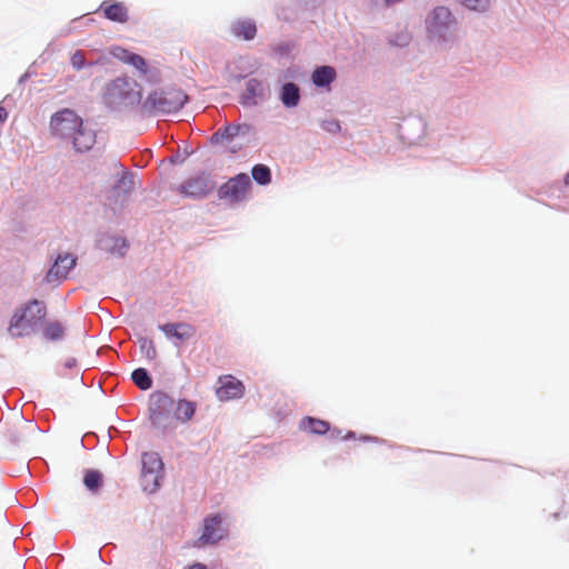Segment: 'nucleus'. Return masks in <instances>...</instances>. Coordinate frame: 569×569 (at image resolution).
Segmentation results:
<instances>
[{
  "label": "nucleus",
  "mask_w": 569,
  "mask_h": 569,
  "mask_svg": "<svg viewBox=\"0 0 569 569\" xmlns=\"http://www.w3.org/2000/svg\"><path fill=\"white\" fill-rule=\"evenodd\" d=\"M104 104L114 111L132 109L142 103V88L129 77H118L104 86Z\"/></svg>",
  "instance_id": "nucleus-1"
},
{
  "label": "nucleus",
  "mask_w": 569,
  "mask_h": 569,
  "mask_svg": "<svg viewBox=\"0 0 569 569\" xmlns=\"http://www.w3.org/2000/svg\"><path fill=\"white\" fill-rule=\"evenodd\" d=\"M254 139V130L248 123H226L211 137L210 143L223 148L226 152L237 153Z\"/></svg>",
  "instance_id": "nucleus-2"
},
{
  "label": "nucleus",
  "mask_w": 569,
  "mask_h": 569,
  "mask_svg": "<svg viewBox=\"0 0 569 569\" xmlns=\"http://www.w3.org/2000/svg\"><path fill=\"white\" fill-rule=\"evenodd\" d=\"M188 96L179 88L158 89L148 94L141 103V111L147 114L171 113L179 111Z\"/></svg>",
  "instance_id": "nucleus-3"
},
{
  "label": "nucleus",
  "mask_w": 569,
  "mask_h": 569,
  "mask_svg": "<svg viewBox=\"0 0 569 569\" xmlns=\"http://www.w3.org/2000/svg\"><path fill=\"white\" fill-rule=\"evenodd\" d=\"M46 315L47 308L43 302L37 299L30 300L13 313L9 325L10 335L12 337L29 336Z\"/></svg>",
  "instance_id": "nucleus-4"
},
{
  "label": "nucleus",
  "mask_w": 569,
  "mask_h": 569,
  "mask_svg": "<svg viewBox=\"0 0 569 569\" xmlns=\"http://www.w3.org/2000/svg\"><path fill=\"white\" fill-rule=\"evenodd\" d=\"M427 32L431 39L446 40L457 27V19L449 8H435L426 20Z\"/></svg>",
  "instance_id": "nucleus-5"
},
{
  "label": "nucleus",
  "mask_w": 569,
  "mask_h": 569,
  "mask_svg": "<svg viewBox=\"0 0 569 569\" xmlns=\"http://www.w3.org/2000/svg\"><path fill=\"white\" fill-rule=\"evenodd\" d=\"M81 126L82 119L70 109L58 111L50 121L53 134L61 139H71Z\"/></svg>",
  "instance_id": "nucleus-6"
},
{
  "label": "nucleus",
  "mask_w": 569,
  "mask_h": 569,
  "mask_svg": "<svg viewBox=\"0 0 569 569\" xmlns=\"http://www.w3.org/2000/svg\"><path fill=\"white\" fill-rule=\"evenodd\" d=\"M250 187L251 180L249 176L247 173H239L219 188L218 198L229 203L240 202L244 200Z\"/></svg>",
  "instance_id": "nucleus-7"
},
{
  "label": "nucleus",
  "mask_w": 569,
  "mask_h": 569,
  "mask_svg": "<svg viewBox=\"0 0 569 569\" xmlns=\"http://www.w3.org/2000/svg\"><path fill=\"white\" fill-rule=\"evenodd\" d=\"M113 56L123 63L132 66L141 76L148 77L149 80L158 81L160 78L159 70L150 68L143 57L133 53L129 50L117 48L113 50Z\"/></svg>",
  "instance_id": "nucleus-8"
},
{
  "label": "nucleus",
  "mask_w": 569,
  "mask_h": 569,
  "mask_svg": "<svg viewBox=\"0 0 569 569\" xmlns=\"http://www.w3.org/2000/svg\"><path fill=\"white\" fill-rule=\"evenodd\" d=\"M77 258L70 253L59 254L46 274L48 282H60L67 279L76 267Z\"/></svg>",
  "instance_id": "nucleus-9"
},
{
  "label": "nucleus",
  "mask_w": 569,
  "mask_h": 569,
  "mask_svg": "<svg viewBox=\"0 0 569 569\" xmlns=\"http://www.w3.org/2000/svg\"><path fill=\"white\" fill-rule=\"evenodd\" d=\"M159 330L170 339L178 342H187L194 338L197 329L188 322H167L159 326Z\"/></svg>",
  "instance_id": "nucleus-10"
},
{
  "label": "nucleus",
  "mask_w": 569,
  "mask_h": 569,
  "mask_svg": "<svg viewBox=\"0 0 569 569\" xmlns=\"http://www.w3.org/2000/svg\"><path fill=\"white\" fill-rule=\"evenodd\" d=\"M174 405L173 399L163 391H154L149 398L150 418L153 423H159Z\"/></svg>",
  "instance_id": "nucleus-11"
},
{
  "label": "nucleus",
  "mask_w": 569,
  "mask_h": 569,
  "mask_svg": "<svg viewBox=\"0 0 569 569\" xmlns=\"http://www.w3.org/2000/svg\"><path fill=\"white\" fill-rule=\"evenodd\" d=\"M222 519L220 516L207 517L203 521V532L198 539L197 546L203 547L213 545L221 540L224 536V530L221 526Z\"/></svg>",
  "instance_id": "nucleus-12"
},
{
  "label": "nucleus",
  "mask_w": 569,
  "mask_h": 569,
  "mask_svg": "<svg viewBox=\"0 0 569 569\" xmlns=\"http://www.w3.org/2000/svg\"><path fill=\"white\" fill-rule=\"evenodd\" d=\"M219 387L216 390L217 398L220 401L241 398L244 393L243 383L231 375L219 378Z\"/></svg>",
  "instance_id": "nucleus-13"
},
{
  "label": "nucleus",
  "mask_w": 569,
  "mask_h": 569,
  "mask_svg": "<svg viewBox=\"0 0 569 569\" xmlns=\"http://www.w3.org/2000/svg\"><path fill=\"white\" fill-rule=\"evenodd\" d=\"M213 189V184L207 174H200L186 180L179 190L184 196L201 198Z\"/></svg>",
  "instance_id": "nucleus-14"
},
{
  "label": "nucleus",
  "mask_w": 569,
  "mask_h": 569,
  "mask_svg": "<svg viewBox=\"0 0 569 569\" xmlns=\"http://www.w3.org/2000/svg\"><path fill=\"white\" fill-rule=\"evenodd\" d=\"M100 11L106 19L113 22L126 23L129 20V10L123 2L103 1L100 4Z\"/></svg>",
  "instance_id": "nucleus-15"
},
{
  "label": "nucleus",
  "mask_w": 569,
  "mask_h": 569,
  "mask_svg": "<svg viewBox=\"0 0 569 569\" xmlns=\"http://www.w3.org/2000/svg\"><path fill=\"white\" fill-rule=\"evenodd\" d=\"M71 140L77 151L84 152L90 150L96 143V133L90 129H86L82 124L77 129Z\"/></svg>",
  "instance_id": "nucleus-16"
},
{
  "label": "nucleus",
  "mask_w": 569,
  "mask_h": 569,
  "mask_svg": "<svg viewBox=\"0 0 569 569\" xmlns=\"http://www.w3.org/2000/svg\"><path fill=\"white\" fill-rule=\"evenodd\" d=\"M232 33L244 40H252L257 34V27L252 20H239L231 27Z\"/></svg>",
  "instance_id": "nucleus-17"
},
{
  "label": "nucleus",
  "mask_w": 569,
  "mask_h": 569,
  "mask_svg": "<svg viewBox=\"0 0 569 569\" xmlns=\"http://www.w3.org/2000/svg\"><path fill=\"white\" fill-rule=\"evenodd\" d=\"M142 470L163 476V462L157 452L142 455Z\"/></svg>",
  "instance_id": "nucleus-18"
},
{
  "label": "nucleus",
  "mask_w": 569,
  "mask_h": 569,
  "mask_svg": "<svg viewBox=\"0 0 569 569\" xmlns=\"http://www.w3.org/2000/svg\"><path fill=\"white\" fill-rule=\"evenodd\" d=\"M197 409L194 401L180 399L176 405V418L182 422H187L192 419Z\"/></svg>",
  "instance_id": "nucleus-19"
},
{
  "label": "nucleus",
  "mask_w": 569,
  "mask_h": 569,
  "mask_svg": "<svg viewBox=\"0 0 569 569\" xmlns=\"http://www.w3.org/2000/svg\"><path fill=\"white\" fill-rule=\"evenodd\" d=\"M336 79V71L332 67L323 66L317 68L312 73V81L316 86L323 87L330 84Z\"/></svg>",
  "instance_id": "nucleus-20"
},
{
  "label": "nucleus",
  "mask_w": 569,
  "mask_h": 569,
  "mask_svg": "<svg viewBox=\"0 0 569 569\" xmlns=\"http://www.w3.org/2000/svg\"><path fill=\"white\" fill-rule=\"evenodd\" d=\"M64 331V326L58 320L48 321L42 328V335L49 341H57L62 339Z\"/></svg>",
  "instance_id": "nucleus-21"
},
{
  "label": "nucleus",
  "mask_w": 569,
  "mask_h": 569,
  "mask_svg": "<svg viewBox=\"0 0 569 569\" xmlns=\"http://www.w3.org/2000/svg\"><path fill=\"white\" fill-rule=\"evenodd\" d=\"M301 428L315 435H325L329 431V422L312 417H306L301 420Z\"/></svg>",
  "instance_id": "nucleus-22"
},
{
  "label": "nucleus",
  "mask_w": 569,
  "mask_h": 569,
  "mask_svg": "<svg viewBox=\"0 0 569 569\" xmlns=\"http://www.w3.org/2000/svg\"><path fill=\"white\" fill-rule=\"evenodd\" d=\"M299 88L292 83H286L281 90V101L286 107H296L299 102Z\"/></svg>",
  "instance_id": "nucleus-23"
},
{
  "label": "nucleus",
  "mask_w": 569,
  "mask_h": 569,
  "mask_svg": "<svg viewBox=\"0 0 569 569\" xmlns=\"http://www.w3.org/2000/svg\"><path fill=\"white\" fill-rule=\"evenodd\" d=\"M83 483L89 491L96 493L102 487L103 476L98 470L88 469L83 475Z\"/></svg>",
  "instance_id": "nucleus-24"
},
{
  "label": "nucleus",
  "mask_w": 569,
  "mask_h": 569,
  "mask_svg": "<svg viewBox=\"0 0 569 569\" xmlns=\"http://www.w3.org/2000/svg\"><path fill=\"white\" fill-rule=\"evenodd\" d=\"M163 476L148 472V471H141V485L144 491L152 493L158 490L160 486V479H162Z\"/></svg>",
  "instance_id": "nucleus-25"
},
{
  "label": "nucleus",
  "mask_w": 569,
  "mask_h": 569,
  "mask_svg": "<svg viewBox=\"0 0 569 569\" xmlns=\"http://www.w3.org/2000/svg\"><path fill=\"white\" fill-rule=\"evenodd\" d=\"M133 383L141 390H148L152 387V379L143 368H137L131 373Z\"/></svg>",
  "instance_id": "nucleus-26"
},
{
  "label": "nucleus",
  "mask_w": 569,
  "mask_h": 569,
  "mask_svg": "<svg viewBox=\"0 0 569 569\" xmlns=\"http://www.w3.org/2000/svg\"><path fill=\"white\" fill-rule=\"evenodd\" d=\"M138 342L141 355L147 360L154 361L158 357V351L156 349L153 341L147 337H140Z\"/></svg>",
  "instance_id": "nucleus-27"
},
{
  "label": "nucleus",
  "mask_w": 569,
  "mask_h": 569,
  "mask_svg": "<svg viewBox=\"0 0 569 569\" xmlns=\"http://www.w3.org/2000/svg\"><path fill=\"white\" fill-rule=\"evenodd\" d=\"M251 174L259 184H268L271 181V171L264 164H256L251 170Z\"/></svg>",
  "instance_id": "nucleus-28"
},
{
  "label": "nucleus",
  "mask_w": 569,
  "mask_h": 569,
  "mask_svg": "<svg viewBox=\"0 0 569 569\" xmlns=\"http://www.w3.org/2000/svg\"><path fill=\"white\" fill-rule=\"evenodd\" d=\"M470 10L483 12L489 9L490 0H458Z\"/></svg>",
  "instance_id": "nucleus-29"
},
{
  "label": "nucleus",
  "mask_w": 569,
  "mask_h": 569,
  "mask_svg": "<svg viewBox=\"0 0 569 569\" xmlns=\"http://www.w3.org/2000/svg\"><path fill=\"white\" fill-rule=\"evenodd\" d=\"M246 91L250 98L262 97L263 86L259 80L250 79L247 82Z\"/></svg>",
  "instance_id": "nucleus-30"
},
{
  "label": "nucleus",
  "mask_w": 569,
  "mask_h": 569,
  "mask_svg": "<svg viewBox=\"0 0 569 569\" xmlns=\"http://www.w3.org/2000/svg\"><path fill=\"white\" fill-rule=\"evenodd\" d=\"M70 61H71L72 67H73L76 70H80V69H82V68L86 66V57H84L83 51H81V50H77V51L71 56Z\"/></svg>",
  "instance_id": "nucleus-31"
},
{
  "label": "nucleus",
  "mask_w": 569,
  "mask_h": 569,
  "mask_svg": "<svg viewBox=\"0 0 569 569\" xmlns=\"http://www.w3.org/2000/svg\"><path fill=\"white\" fill-rule=\"evenodd\" d=\"M8 117V113L3 107L0 106V123L4 122Z\"/></svg>",
  "instance_id": "nucleus-32"
},
{
  "label": "nucleus",
  "mask_w": 569,
  "mask_h": 569,
  "mask_svg": "<svg viewBox=\"0 0 569 569\" xmlns=\"http://www.w3.org/2000/svg\"><path fill=\"white\" fill-rule=\"evenodd\" d=\"M189 569H208L203 563H194Z\"/></svg>",
  "instance_id": "nucleus-33"
},
{
  "label": "nucleus",
  "mask_w": 569,
  "mask_h": 569,
  "mask_svg": "<svg viewBox=\"0 0 569 569\" xmlns=\"http://www.w3.org/2000/svg\"><path fill=\"white\" fill-rule=\"evenodd\" d=\"M565 183H566L567 186H569V172H568V173L566 174V177H565Z\"/></svg>",
  "instance_id": "nucleus-34"
},
{
  "label": "nucleus",
  "mask_w": 569,
  "mask_h": 569,
  "mask_svg": "<svg viewBox=\"0 0 569 569\" xmlns=\"http://www.w3.org/2000/svg\"><path fill=\"white\" fill-rule=\"evenodd\" d=\"M117 241H119V239H118ZM120 242H121V246H122L123 248H126V247H127V244H126V241H124V240H120Z\"/></svg>",
  "instance_id": "nucleus-35"
},
{
  "label": "nucleus",
  "mask_w": 569,
  "mask_h": 569,
  "mask_svg": "<svg viewBox=\"0 0 569 569\" xmlns=\"http://www.w3.org/2000/svg\"><path fill=\"white\" fill-rule=\"evenodd\" d=\"M352 436H353V433H352V432H349L347 436H345V439L350 438V437H352Z\"/></svg>",
  "instance_id": "nucleus-36"
},
{
  "label": "nucleus",
  "mask_w": 569,
  "mask_h": 569,
  "mask_svg": "<svg viewBox=\"0 0 569 569\" xmlns=\"http://www.w3.org/2000/svg\"><path fill=\"white\" fill-rule=\"evenodd\" d=\"M333 127H335L336 129H339V128H340L338 123H333Z\"/></svg>",
  "instance_id": "nucleus-37"
}]
</instances>
